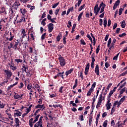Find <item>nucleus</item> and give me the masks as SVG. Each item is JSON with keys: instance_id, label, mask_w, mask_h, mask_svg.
<instances>
[{"instance_id": "obj_42", "label": "nucleus", "mask_w": 127, "mask_h": 127, "mask_svg": "<svg viewBox=\"0 0 127 127\" xmlns=\"http://www.w3.org/2000/svg\"><path fill=\"white\" fill-rule=\"evenodd\" d=\"M124 92H126V87H124L120 91V94H121V95H122V94H124Z\"/></svg>"}, {"instance_id": "obj_48", "label": "nucleus", "mask_w": 127, "mask_h": 127, "mask_svg": "<svg viewBox=\"0 0 127 127\" xmlns=\"http://www.w3.org/2000/svg\"><path fill=\"white\" fill-rule=\"evenodd\" d=\"M85 6V4H83L79 8H78V11H81L82 9L84 8V7Z\"/></svg>"}, {"instance_id": "obj_22", "label": "nucleus", "mask_w": 127, "mask_h": 127, "mask_svg": "<svg viewBox=\"0 0 127 127\" xmlns=\"http://www.w3.org/2000/svg\"><path fill=\"white\" fill-rule=\"evenodd\" d=\"M77 86H78V79H76L75 80V83L72 87L73 89L75 90V88H76Z\"/></svg>"}, {"instance_id": "obj_40", "label": "nucleus", "mask_w": 127, "mask_h": 127, "mask_svg": "<svg viewBox=\"0 0 127 127\" xmlns=\"http://www.w3.org/2000/svg\"><path fill=\"white\" fill-rule=\"evenodd\" d=\"M126 85H127V82H125L121 86L119 87V90H121V89H122V88H124V87H125Z\"/></svg>"}, {"instance_id": "obj_59", "label": "nucleus", "mask_w": 127, "mask_h": 127, "mask_svg": "<svg viewBox=\"0 0 127 127\" xmlns=\"http://www.w3.org/2000/svg\"><path fill=\"white\" fill-rule=\"evenodd\" d=\"M120 31H121V28H117L116 33L117 34H119L120 33Z\"/></svg>"}, {"instance_id": "obj_56", "label": "nucleus", "mask_w": 127, "mask_h": 127, "mask_svg": "<svg viewBox=\"0 0 127 127\" xmlns=\"http://www.w3.org/2000/svg\"><path fill=\"white\" fill-rule=\"evenodd\" d=\"M29 53H33V48H32L31 47H30L29 48Z\"/></svg>"}, {"instance_id": "obj_27", "label": "nucleus", "mask_w": 127, "mask_h": 127, "mask_svg": "<svg viewBox=\"0 0 127 127\" xmlns=\"http://www.w3.org/2000/svg\"><path fill=\"white\" fill-rule=\"evenodd\" d=\"M42 124V122L39 121L38 122L36 123V124L34 125V127H40V125Z\"/></svg>"}, {"instance_id": "obj_7", "label": "nucleus", "mask_w": 127, "mask_h": 127, "mask_svg": "<svg viewBox=\"0 0 127 127\" xmlns=\"http://www.w3.org/2000/svg\"><path fill=\"white\" fill-rule=\"evenodd\" d=\"M6 106V102L3 100H0V110L4 109V107Z\"/></svg>"}, {"instance_id": "obj_20", "label": "nucleus", "mask_w": 127, "mask_h": 127, "mask_svg": "<svg viewBox=\"0 0 127 127\" xmlns=\"http://www.w3.org/2000/svg\"><path fill=\"white\" fill-rule=\"evenodd\" d=\"M18 83V82H16L13 84H11L8 87L7 90H11V89H12V88H13V87H14V86H16V84Z\"/></svg>"}, {"instance_id": "obj_41", "label": "nucleus", "mask_w": 127, "mask_h": 127, "mask_svg": "<svg viewBox=\"0 0 127 127\" xmlns=\"http://www.w3.org/2000/svg\"><path fill=\"white\" fill-rule=\"evenodd\" d=\"M21 34L24 35V36H26V32H25V29H22Z\"/></svg>"}, {"instance_id": "obj_29", "label": "nucleus", "mask_w": 127, "mask_h": 127, "mask_svg": "<svg viewBox=\"0 0 127 127\" xmlns=\"http://www.w3.org/2000/svg\"><path fill=\"white\" fill-rule=\"evenodd\" d=\"M121 27L122 28H125L126 27V21L123 20L121 24Z\"/></svg>"}, {"instance_id": "obj_52", "label": "nucleus", "mask_w": 127, "mask_h": 127, "mask_svg": "<svg viewBox=\"0 0 127 127\" xmlns=\"http://www.w3.org/2000/svg\"><path fill=\"white\" fill-rule=\"evenodd\" d=\"M113 94H114V92H113L112 90L110 91L109 95H108L107 97L108 98H110V97H112V95H113Z\"/></svg>"}, {"instance_id": "obj_1", "label": "nucleus", "mask_w": 127, "mask_h": 127, "mask_svg": "<svg viewBox=\"0 0 127 127\" xmlns=\"http://www.w3.org/2000/svg\"><path fill=\"white\" fill-rule=\"evenodd\" d=\"M18 43H19V40H13L9 44V46H8V49L10 50L12 48L14 50H16L17 49V46H18Z\"/></svg>"}, {"instance_id": "obj_4", "label": "nucleus", "mask_w": 127, "mask_h": 127, "mask_svg": "<svg viewBox=\"0 0 127 127\" xmlns=\"http://www.w3.org/2000/svg\"><path fill=\"white\" fill-rule=\"evenodd\" d=\"M59 61L60 62V64L61 67H64V66L66 65V60H65V59H64V58L59 60Z\"/></svg>"}, {"instance_id": "obj_24", "label": "nucleus", "mask_w": 127, "mask_h": 127, "mask_svg": "<svg viewBox=\"0 0 127 127\" xmlns=\"http://www.w3.org/2000/svg\"><path fill=\"white\" fill-rule=\"evenodd\" d=\"M106 110H109L112 107V103H106Z\"/></svg>"}, {"instance_id": "obj_55", "label": "nucleus", "mask_w": 127, "mask_h": 127, "mask_svg": "<svg viewBox=\"0 0 127 127\" xmlns=\"http://www.w3.org/2000/svg\"><path fill=\"white\" fill-rule=\"evenodd\" d=\"M95 87H96V82L93 83L90 89H92V90H94V89H95Z\"/></svg>"}, {"instance_id": "obj_62", "label": "nucleus", "mask_w": 127, "mask_h": 127, "mask_svg": "<svg viewBox=\"0 0 127 127\" xmlns=\"http://www.w3.org/2000/svg\"><path fill=\"white\" fill-rule=\"evenodd\" d=\"M105 65L106 68H109V66H110V64H109V63H108V62H106L105 64Z\"/></svg>"}, {"instance_id": "obj_21", "label": "nucleus", "mask_w": 127, "mask_h": 127, "mask_svg": "<svg viewBox=\"0 0 127 127\" xmlns=\"http://www.w3.org/2000/svg\"><path fill=\"white\" fill-rule=\"evenodd\" d=\"M15 122L16 124V127H19V119H18V118H15Z\"/></svg>"}, {"instance_id": "obj_11", "label": "nucleus", "mask_w": 127, "mask_h": 127, "mask_svg": "<svg viewBox=\"0 0 127 127\" xmlns=\"http://www.w3.org/2000/svg\"><path fill=\"white\" fill-rule=\"evenodd\" d=\"M120 3H121V0H117L115 2V4L113 6V9L114 10H115V9H116L118 7V6L119 5Z\"/></svg>"}, {"instance_id": "obj_58", "label": "nucleus", "mask_w": 127, "mask_h": 127, "mask_svg": "<svg viewBox=\"0 0 127 127\" xmlns=\"http://www.w3.org/2000/svg\"><path fill=\"white\" fill-rule=\"evenodd\" d=\"M60 10V8H58L57 9H56V10H55V14L56 15H57V14H58V13H59Z\"/></svg>"}, {"instance_id": "obj_9", "label": "nucleus", "mask_w": 127, "mask_h": 127, "mask_svg": "<svg viewBox=\"0 0 127 127\" xmlns=\"http://www.w3.org/2000/svg\"><path fill=\"white\" fill-rule=\"evenodd\" d=\"M31 31L28 32V34H30L31 38L34 40L35 39V33H34L33 31L31 30Z\"/></svg>"}, {"instance_id": "obj_15", "label": "nucleus", "mask_w": 127, "mask_h": 127, "mask_svg": "<svg viewBox=\"0 0 127 127\" xmlns=\"http://www.w3.org/2000/svg\"><path fill=\"white\" fill-rule=\"evenodd\" d=\"M64 71H63L62 72H58V77H61L63 79H64Z\"/></svg>"}, {"instance_id": "obj_25", "label": "nucleus", "mask_w": 127, "mask_h": 127, "mask_svg": "<svg viewBox=\"0 0 127 127\" xmlns=\"http://www.w3.org/2000/svg\"><path fill=\"white\" fill-rule=\"evenodd\" d=\"M83 13H84V12H82L79 14L77 18L78 21H80V20H81V18H82V16H83Z\"/></svg>"}, {"instance_id": "obj_6", "label": "nucleus", "mask_w": 127, "mask_h": 127, "mask_svg": "<svg viewBox=\"0 0 127 127\" xmlns=\"http://www.w3.org/2000/svg\"><path fill=\"white\" fill-rule=\"evenodd\" d=\"M45 108L46 107H45V104H43V105L38 104L35 106V109H39V110H41L42 112H43V111L45 109Z\"/></svg>"}, {"instance_id": "obj_57", "label": "nucleus", "mask_w": 127, "mask_h": 127, "mask_svg": "<svg viewBox=\"0 0 127 127\" xmlns=\"http://www.w3.org/2000/svg\"><path fill=\"white\" fill-rule=\"evenodd\" d=\"M23 86H24V85L23 84V83L21 82L20 84V86H18V88L19 89H22V88H23Z\"/></svg>"}, {"instance_id": "obj_34", "label": "nucleus", "mask_w": 127, "mask_h": 127, "mask_svg": "<svg viewBox=\"0 0 127 127\" xmlns=\"http://www.w3.org/2000/svg\"><path fill=\"white\" fill-rule=\"evenodd\" d=\"M102 126L104 127H107V126H108V120H105Z\"/></svg>"}, {"instance_id": "obj_46", "label": "nucleus", "mask_w": 127, "mask_h": 127, "mask_svg": "<svg viewBox=\"0 0 127 127\" xmlns=\"http://www.w3.org/2000/svg\"><path fill=\"white\" fill-rule=\"evenodd\" d=\"M47 19H48V20H50V21H53L51 15H50V14H48Z\"/></svg>"}, {"instance_id": "obj_63", "label": "nucleus", "mask_w": 127, "mask_h": 127, "mask_svg": "<svg viewBox=\"0 0 127 127\" xmlns=\"http://www.w3.org/2000/svg\"><path fill=\"white\" fill-rule=\"evenodd\" d=\"M127 72L125 71L122 73H121V74H120V77H122V76H126L127 75Z\"/></svg>"}, {"instance_id": "obj_28", "label": "nucleus", "mask_w": 127, "mask_h": 127, "mask_svg": "<svg viewBox=\"0 0 127 127\" xmlns=\"http://www.w3.org/2000/svg\"><path fill=\"white\" fill-rule=\"evenodd\" d=\"M13 38H14V36H11L9 38H8V37H6V40H9V41H12V40H13Z\"/></svg>"}, {"instance_id": "obj_54", "label": "nucleus", "mask_w": 127, "mask_h": 127, "mask_svg": "<svg viewBox=\"0 0 127 127\" xmlns=\"http://www.w3.org/2000/svg\"><path fill=\"white\" fill-rule=\"evenodd\" d=\"M80 43L82 45H86V42H85V41H84V39L80 40Z\"/></svg>"}, {"instance_id": "obj_45", "label": "nucleus", "mask_w": 127, "mask_h": 127, "mask_svg": "<svg viewBox=\"0 0 127 127\" xmlns=\"http://www.w3.org/2000/svg\"><path fill=\"white\" fill-rule=\"evenodd\" d=\"M58 4H59V2L56 3H54L52 6V8H55L56 7H57V6H58Z\"/></svg>"}, {"instance_id": "obj_61", "label": "nucleus", "mask_w": 127, "mask_h": 127, "mask_svg": "<svg viewBox=\"0 0 127 127\" xmlns=\"http://www.w3.org/2000/svg\"><path fill=\"white\" fill-rule=\"evenodd\" d=\"M108 116V114H107V112H104L102 114V118H106Z\"/></svg>"}, {"instance_id": "obj_14", "label": "nucleus", "mask_w": 127, "mask_h": 127, "mask_svg": "<svg viewBox=\"0 0 127 127\" xmlns=\"http://www.w3.org/2000/svg\"><path fill=\"white\" fill-rule=\"evenodd\" d=\"M20 11L21 13H22V15H25V13H27V11L25 9V8H20Z\"/></svg>"}, {"instance_id": "obj_39", "label": "nucleus", "mask_w": 127, "mask_h": 127, "mask_svg": "<svg viewBox=\"0 0 127 127\" xmlns=\"http://www.w3.org/2000/svg\"><path fill=\"white\" fill-rule=\"evenodd\" d=\"M106 7V4L104 3L103 2H102L99 5V7L102 8V7Z\"/></svg>"}, {"instance_id": "obj_18", "label": "nucleus", "mask_w": 127, "mask_h": 127, "mask_svg": "<svg viewBox=\"0 0 127 127\" xmlns=\"http://www.w3.org/2000/svg\"><path fill=\"white\" fill-rule=\"evenodd\" d=\"M1 10H0V15L1 13H4V14H6V11L5 10V8L4 7H2L0 8Z\"/></svg>"}, {"instance_id": "obj_60", "label": "nucleus", "mask_w": 127, "mask_h": 127, "mask_svg": "<svg viewBox=\"0 0 127 127\" xmlns=\"http://www.w3.org/2000/svg\"><path fill=\"white\" fill-rule=\"evenodd\" d=\"M99 25H100V26H102L103 25V19L100 18L99 19Z\"/></svg>"}, {"instance_id": "obj_37", "label": "nucleus", "mask_w": 127, "mask_h": 127, "mask_svg": "<svg viewBox=\"0 0 127 127\" xmlns=\"http://www.w3.org/2000/svg\"><path fill=\"white\" fill-rule=\"evenodd\" d=\"M53 107H54V108H59V107L60 108H63V106L62 105H60V104H59V105H53Z\"/></svg>"}, {"instance_id": "obj_16", "label": "nucleus", "mask_w": 127, "mask_h": 127, "mask_svg": "<svg viewBox=\"0 0 127 127\" xmlns=\"http://www.w3.org/2000/svg\"><path fill=\"white\" fill-rule=\"evenodd\" d=\"M73 71H74V68H71L69 70H67L65 72L66 76H68L69 75V74H71L72 72H73Z\"/></svg>"}, {"instance_id": "obj_12", "label": "nucleus", "mask_w": 127, "mask_h": 127, "mask_svg": "<svg viewBox=\"0 0 127 127\" xmlns=\"http://www.w3.org/2000/svg\"><path fill=\"white\" fill-rule=\"evenodd\" d=\"M23 94L20 95L18 93H15L14 95V98L15 100H18V99H20V98H22Z\"/></svg>"}, {"instance_id": "obj_64", "label": "nucleus", "mask_w": 127, "mask_h": 127, "mask_svg": "<svg viewBox=\"0 0 127 127\" xmlns=\"http://www.w3.org/2000/svg\"><path fill=\"white\" fill-rule=\"evenodd\" d=\"M112 85H113V84H112V83H109V84H108V85L107 86V90H110V88L111 87H112Z\"/></svg>"}, {"instance_id": "obj_3", "label": "nucleus", "mask_w": 127, "mask_h": 127, "mask_svg": "<svg viewBox=\"0 0 127 127\" xmlns=\"http://www.w3.org/2000/svg\"><path fill=\"white\" fill-rule=\"evenodd\" d=\"M4 72L5 75H7L6 79H7V80H9L10 78H11V76H12V72H11V71L4 69Z\"/></svg>"}, {"instance_id": "obj_33", "label": "nucleus", "mask_w": 127, "mask_h": 127, "mask_svg": "<svg viewBox=\"0 0 127 127\" xmlns=\"http://www.w3.org/2000/svg\"><path fill=\"white\" fill-rule=\"evenodd\" d=\"M34 87L36 89H38L37 90L38 92H40V90H39L40 89V86H39L38 84H35Z\"/></svg>"}, {"instance_id": "obj_44", "label": "nucleus", "mask_w": 127, "mask_h": 127, "mask_svg": "<svg viewBox=\"0 0 127 127\" xmlns=\"http://www.w3.org/2000/svg\"><path fill=\"white\" fill-rule=\"evenodd\" d=\"M22 114H20L19 113H17L16 112L14 113V117H20L21 116Z\"/></svg>"}, {"instance_id": "obj_49", "label": "nucleus", "mask_w": 127, "mask_h": 127, "mask_svg": "<svg viewBox=\"0 0 127 127\" xmlns=\"http://www.w3.org/2000/svg\"><path fill=\"white\" fill-rule=\"evenodd\" d=\"M7 116H8L9 119L11 120V121H13V118H12V117L11 116V114L9 113H7Z\"/></svg>"}, {"instance_id": "obj_17", "label": "nucleus", "mask_w": 127, "mask_h": 127, "mask_svg": "<svg viewBox=\"0 0 127 127\" xmlns=\"http://www.w3.org/2000/svg\"><path fill=\"white\" fill-rule=\"evenodd\" d=\"M25 18L22 17L19 20L17 21V23H21V22H26Z\"/></svg>"}, {"instance_id": "obj_47", "label": "nucleus", "mask_w": 127, "mask_h": 127, "mask_svg": "<svg viewBox=\"0 0 127 127\" xmlns=\"http://www.w3.org/2000/svg\"><path fill=\"white\" fill-rule=\"evenodd\" d=\"M64 88V86H61L60 88H59V92L60 93H61V94H62V93H63V88Z\"/></svg>"}, {"instance_id": "obj_43", "label": "nucleus", "mask_w": 127, "mask_h": 127, "mask_svg": "<svg viewBox=\"0 0 127 127\" xmlns=\"http://www.w3.org/2000/svg\"><path fill=\"white\" fill-rule=\"evenodd\" d=\"M116 111V108H112L111 109V112L110 113V115H113L114 113Z\"/></svg>"}, {"instance_id": "obj_10", "label": "nucleus", "mask_w": 127, "mask_h": 127, "mask_svg": "<svg viewBox=\"0 0 127 127\" xmlns=\"http://www.w3.org/2000/svg\"><path fill=\"white\" fill-rule=\"evenodd\" d=\"M95 73L97 76H100V70L99 69V65L97 64L95 68Z\"/></svg>"}, {"instance_id": "obj_30", "label": "nucleus", "mask_w": 127, "mask_h": 127, "mask_svg": "<svg viewBox=\"0 0 127 127\" xmlns=\"http://www.w3.org/2000/svg\"><path fill=\"white\" fill-rule=\"evenodd\" d=\"M27 7L29 8L31 10H32L35 8V6H32L31 5H27Z\"/></svg>"}, {"instance_id": "obj_2", "label": "nucleus", "mask_w": 127, "mask_h": 127, "mask_svg": "<svg viewBox=\"0 0 127 127\" xmlns=\"http://www.w3.org/2000/svg\"><path fill=\"white\" fill-rule=\"evenodd\" d=\"M19 5H20V3H19V2L17 1H15L14 2L11 7V11L12 13H13V12H16L17 8H18V6H19Z\"/></svg>"}, {"instance_id": "obj_50", "label": "nucleus", "mask_w": 127, "mask_h": 127, "mask_svg": "<svg viewBox=\"0 0 127 127\" xmlns=\"http://www.w3.org/2000/svg\"><path fill=\"white\" fill-rule=\"evenodd\" d=\"M105 7H102L100 9V11L99 12V13H102L103 11H105Z\"/></svg>"}, {"instance_id": "obj_36", "label": "nucleus", "mask_w": 127, "mask_h": 127, "mask_svg": "<svg viewBox=\"0 0 127 127\" xmlns=\"http://www.w3.org/2000/svg\"><path fill=\"white\" fill-rule=\"evenodd\" d=\"M125 100H126V96H124L123 97V98H122L120 99L119 102L121 103V104H122V103H124V101H125Z\"/></svg>"}, {"instance_id": "obj_31", "label": "nucleus", "mask_w": 127, "mask_h": 127, "mask_svg": "<svg viewBox=\"0 0 127 127\" xmlns=\"http://www.w3.org/2000/svg\"><path fill=\"white\" fill-rule=\"evenodd\" d=\"M104 21L103 22V25L104 26V27H106L107 26V23L108 22V21H107V18H104Z\"/></svg>"}, {"instance_id": "obj_8", "label": "nucleus", "mask_w": 127, "mask_h": 127, "mask_svg": "<svg viewBox=\"0 0 127 127\" xmlns=\"http://www.w3.org/2000/svg\"><path fill=\"white\" fill-rule=\"evenodd\" d=\"M102 102H103V92H102V93L99 96L97 104L99 105V106H101V105H102Z\"/></svg>"}, {"instance_id": "obj_13", "label": "nucleus", "mask_w": 127, "mask_h": 127, "mask_svg": "<svg viewBox=\"0 0 127 127\" xmlns=\"http://www.w3.org/2000/svg\"><path fill=\"white\" fill-rule=\"evenodd\" d=\"M90 68V64H87L86 66V67H85V75H88V72H89V69Z\"/></svg>"}, {"instance_id": "obj_53", "label": "nucleus", "mask_w": 127, "mask_h": 127, "mask_svg": "<svg viewBox=\"0 0 127 127\" xmlns=\"http://www.w3.org/2000/svg\"><path fill=\"white\" fill-rule=\"evenodd\" d=\"M126 35H127V33H123L122 34L119 35V37H124L126 36Z\"/></svg>"}, {"instance_id": "obj_19", "label": "nucleus", "mask_w": 127, "mask_h": 127, "mask_svg": "<svg viewBox=\"0 0 127 127\" xmlns=\"http://www.w3.org/2000/svg\"><path fill=\"white\" fill-rule=\"evenodd\" d=\"M62 38V34L61 33H59V34H58V35L56 38L57 41H58V42H59V41H60Z\"/></svg>"}, {"instance_id": "obj_38", "label": "nucleus", "mask_w": 127, "mask_h": 127, "mask_svg": "<svg viewBox=\"0 0 127 127\" xmlns=\"http://www.w3.org/2000/svg\"><path fill=\"white\" fill-rule=\"evenodd\" d=\"M100 47H101V46H100V45H99L97 47V48H96V54H98V53H99V51H100Z\"/></svg>"}, {"instance_id": "obj_51", "label": "nucleus", "mask_w": 127, "mask_h": 127, "mask_svg": "<svg viewBox=\"0 0 127 127\" xmlns=\"http://www.w3.org/2000/svg\"><path fill=\"white\" fill-rule=\"evenodd\" d=\"M46 35V33H44L41 36L42 40H44L45 39V36Z\"/></svg>"}, {"instance_id": "obj_5", "label": "nucleus", "mask_w": 127, "mask_h": 127, "mask_svg": "<svg viewBox=\"0 0 127 127\" xmlns=\"http://www.w3.org/2000/svg\"><path fill=\"white\" fill-rule=\"evenodd\" d=\"M47 27L48 28L49 32H51L52 31H53V29H54V24H53V23H50L48 24Z\"/></svg>"}, {"instance_id": "obj_23", "label": "nucleus", "mask_w": 127, "mask_h": 127, "mask_svg": "<svg viewBox=\"0 0 127 127\" xmlns=\"http://www.w3.org/2000/svg\"><path fill=\"white\" fill-rule=\"evenodd\" d=\"M26 75L29 76V77H31V76L33 75V72H31V71H28H28H26Z\"/></svg>"}, {"instance_id": "obj_35", "label": "nucleus", "mask_w": 127, "mask_h": 127, "mask_svg": "<svg viewBox=\"0 0 127 127\" xmlns=\"http://www.w3.org/2000/svg\"><path fill=\"white\" fill-rule=\"evenodd\" d=\"M119 55H120V53L117 54L113 59V60H118V58H119Z\"/></svg>"}, {"instance_id": "obj_32", "label": "nucleus", "mask_w": 127, "mask_h": 127, "mask_svg": "<svg viewBox=\"0 0 127 127\" xmlns=\"http://www.w3.org/2000/svg\"><path fill=\"white\" fill-rule=\"evenodd\" d=\"M49 96H50V98H55V97H57V94L56 93H54L53 94H49Z\"/></svg>"}, {"instance_id": "obj_26", "label": "nucleus", "mask_w": 127, "mask_h": 127, "mask_svg": "<svg viewBox=\"0 0 127 127\" xmlns=\"http://www.w3.org/2000/svg\"><path fill=\"white\" fill-rule=\"evenodd\" d=\"M14 61L15 62H16L17 64H19V63H22V62L23 61L21 59H15Z\"/></svg>"}]
</instances>
